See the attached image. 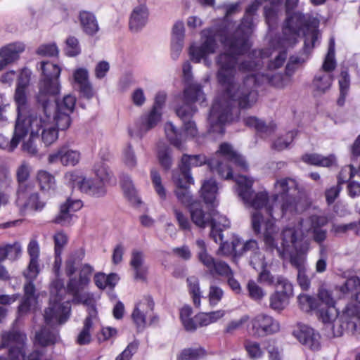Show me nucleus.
Instances as JSON below:
<instances>
[{
    "mask_svg": "<svg viewBox=\"0 0 360 360\" xmlns=\"http://www.w3.org/2000/svg\"><path fill=\"white\" fill-rule=\"evenodd\" d=\"M82 206V200L68 198L65 202L60 205L59 213L53 221L63 226H70L77 219L74 213L79 210Z\"/></svg>",
    "mask_w": 360,
    "mask_h": 360,
    "instance_id": "obj_18",
    "label": "nucleus"
},
{
    "mask_svg": "<svg viewBox=\"0 0 360 360\" xmlns=\"http://www.w3.org/2000/svg\"><path fill=\"white\" fill-rule=\"evenodd\" d=\"M58 338V331H51L46 327H44L36 333L34 344L35 346L46 347L54 345Z\"/></svg>",
    "mask_w": 360,
    "mask_h": 360,
    "instance_id": "obj_37",
    "label": "nucleus"
},
{
    "mask_svg": "<svg viewBox=\"0 0 360 360\" xmlns=\"http://www.w3.org/2000/svg\"><path fill=\"white\" fill-rule=\"evenodd\" d=\"M150 177L155 190L161 199L166 198V191L162 184V179L159 173L155 169H151Z\"/></svg>",
    "mask_w": 360,
    "mask_h": 360,
    "instance_id": "obj_59",
    "label": "nucleus"
},
{
    "mask_svg": "<svg viewBox=\"0 0 360 360\" xmlns=\"http://www.w3.org/2000/svg\"><path fill=\"white\" fill-rule=\"evenodd\" d=\"M39 68L42 78L39 83V90L37 95V103L49 102V98L56 96L60 89L59 77L61 69L56 63L50 61H41Z\"/></svg>",
    "mask_w": 360,
    "mask_h": 360,
    "instance_id": "obj_11",
    "label": "nucleus"
},
{
    "mask_svg": "<svg viewBox=\"0 0 360 360\" xmlns=\"http://www.w3.org/2000/svg\"><path fill=\"white\" fill-rule=\"evenodd\" d=\"M167 99L164 91L158 92L151 108L143 113L137 122L139 134L142 136L150 130L156 127L162 121L163 109Z\"/></svg>",
    "mask_w": 360,
    "mask_h": 360,
    "instance_id": "obj_14",
    "label": "nucleus"
},
{
    "mask_svg": "<svg viewBox=\"0 0 360 360\" xmlns=\"http://www.w3.org/2000/svg\"><path fill=\"white\" fill-rule=\"evenodd\" d=\"M85 257V250L80 248L72 251L65 262V274L68 278L66 288L63 280L56 277L51 283V297L49 307L45 310L44 320L47 326L60 325L69 318L70 302L65 301V292L72 297L73 304L91 305L94 302L93 294L84 291L91 282L94 267L88 264H82Z\"/></svg>",
    "mask_w": 360,
    "mask_h": 360,
    "instance_id": "obj_3",
    "label": "nucleus"
},
{
    "mask_svg": "<svg viewBox=\"0 0 360 360\" xmlns=\"http://www.w3.org/2000/svg\"><path fill=\"white\" fill-rule=\"evenodd\" d=\"M309 221L311 225L309 232L311 234L314 241L321 245L327 238V230L324 226L328 224V218L324 215H312Z\"/></svg>",
    "mask_w": 360,
    "mask_h": 360,
    "instance_id": "obj_25",
    "label": "nucleus"
},
{
    "mask_svg": "<svg viewBox=\"0 0 360 360\" xmlns=\"http://www.w3.org/2000/svg\"><path fill=\"white\" fill-rule=\"evenodd\" d=\"M210 224V237L217 243L222 240V231L230 227L231 222L226 216L219 214L217 211H213Z\"/></svg>",
    "mask_w": 360,
    "mask_h": 360,
    "instance_id": "obj_27",
    "label": "nucleus"
},
{
    "mask_svg": "<svg viewBox=\"0 0 360 360\" xmlns=\"http://www.w3.org/2000/svg\"><path fill=\"white\" fill-rule=\"evenodd\" d=\"M246 288L249 297L256 302H260L266 295L265 291L253 280L248 281Z\"/></svg>",
    "mask_w": 360,
    "mask_h": 360,
    "instance_id": "obj_56",
    "label": "nucleus"
},
{
    "mask_svg": "<svg viewBox=\"0 0 360 360\" xmlns=\"http://www.w3.org/2000/svg\"><path fill=\"white\" fill-rule=\"evenodd\" d=\"M217 190L218 187L215 180L210 179L203 182L200 192L201 196L203 198L205 203L210 204L213 206L218 204H215Z\"/></svg>",
    "mask_w": 360,
    "mask_h": 360,
    "instance_id": "obj_40",
    "label": "nucleus"
},
{
    "mask_svg": "<svg viewBox=\"0 0 360 360\" xmlns=\"http://www.w3.org/2000/svg\"><path fill=\"white\" fill-rule=\"evenodd\" d=\"M93 172L95 179L102 182L105 186L109 184L112 178V173L107 164L103 160L98 161L94 165Z\"/></svg>",
    "mask_w": 360,
    "mask_h": 360,
    "instance_id": "obj_43",
    "label": "nucleus"
},
{
    "mask_svg": "<svg viewBox=\"0 0 360 360\" xmlns=\"http://www.w3.org/2000/svg\"><path fill=\"white\" fill-rule=\"evenodd\" d=\"M220 243V248L219 252L224 255H229L234 254L235 255L240 256V250H238L239 244H240V239L238 238H233L231 243L228 242L219 241Z\"/></svg>",
    "mask_w": 360,
    "mask_h": 360,
    "instance_id": "obj_50",
    "label": "nucleus"
},
{
    "mask_svg": "<svg viewBox=\"0 0 360 360\" xmlns=\"http://www.w3.org/2000/svg\"><path fill=\"white\" fill-rule=\"evenodd\" d=\"M153 308L154 302L150 296L147 295L143 297L142 300L136 304L134 309H138V311L148 315L153 312Z\"/></svg>",
    "mask_w": 360,
    "mask_h": 360,
    "instance_id": "obj_63",
    "label": "nucleus"
},
{
    "mask_svg": "<svg viewBox=\"0 0 360 360\" xmlns=\"http://www.w3.org/2000/svg\"><path fill=\"white\" fill-rule=\"evenodd\" d=\"M79 20L82 30L88 35L93 36L99 30V26L94 13L82 11L79 12Z\"/></svg>",
    "mask_w": 360,
    "mask_h": 360,
    "instance_id": "obj_35",
    "label": "nucleus"
},
{
    "mask_svg": "<svg viewBox=\"0 0 360 360\" xmlns=\"http://www.w3.org/2000/svg\"><path fill=\"white\" fill-rule=\"evenodd\" d=\"M298 184L292 178L277 179L274 184L273 201L278 203L282 210V217L287 212H297V198Z\"/></svg>",
    "mask_w": 360,
    "mask_h": 360,
    "instance_id": "obj_10",
    "label": "nucleus"
},
{
    "mask_svg": "<svg viewBox=\"0 0 360 360\" xmlns=\"http://www.w3.org/2000/svg\"><path fill=\"white\" fill-rule=\"evenodd\" d=\"M65 53L70 57L77 56L81 53L79 40L75 37H69L65 40Z\"/></svg>",
    "mask_w": 360,
    "mask_h": 360,
    "instance_id": "obj_57",
    "label": "nucleus"
},
{
    "mask_svg": "<svg viewBox=\"0 0 360 360\" xmlns=\"http://www.w3.org/2000/svg\"><path fill=\"white\" fill-rule=\"evenodd\" d=\"M25 277L28 280V282L24 286L25 296L18 307V311L21 315L27 313L37 302V298L34 295L35 287L33 284L34 279H30L27 276Z\"/></svg>",
    "mask_w": 360,
    "mask_h": 360,
    "instance_id": "obj_32",
    "label": "nucleus"
},
{
    "mask_svg": "<svg viewBox=\"0 0 360 360\" xmlns=\"http://www.w3.org/2000/svg\"><path fill=\"white\" fill-rule=\"evenodd\" d=\"M224 295V292L223 289L214 283V282H211L207 294L210 306L212 307H216L221 301Z\"/></svg>",
    "mask_w": 360,
    "mask_h": 360,
    "instance_id": "obj_49",
    "label": "nucleus"
},
{
    "mask_svg": "<svg viewBox=\"0 0 360 360\" xmlns=\"http://www.w3.org/2000/svg\"><path fill=\"white\" fill-rule=\"evenodd\" d=\"M25 50L22 42L15 41L9 43L0 48V71L6 66L16 63L22 53Z\"/></svg>",
    "mask_w": 360,
    "mask_h": 360,
    "instance_id": "obj_20",
    "label": "nucleus"
},
{
    "mask_svg": "<svg viewBox=\"0 0 360 360\" xmlns=\"http://www.w3.org/2000/svg\"><path fill=\"white\" fill-rule=\"evenodd\" d=\"M39 103L42 107L41 112L30 111L26 115L25 126L27 133L31 131L32 136L39 137L41 131V141L49 146L58 139V129L49 112V102Z\"/></svg>",
    "mask_w": 360,
    "mask_h": 360,
    "instance_id": "obj_9",
    "label": "nucleus"
},
{
    "mask_svg": "<svg viewBox=\"0 0 360 360\" xmlns=\"http://www.w3.org/2000/svg\"><path fill=\"white\" fill-rule=\"evenodd\" d=\"M298 302L301 309L307 312L315 311L318 307L316 299L307 295H300L298 297Z\"/></svg>",
    "mask_w": 360,
    "mask_h": 360,
    "instance_id": "obj_58",
    "label": "nucleus"
},
{
    "mask_svg": "<svg viewBox=\"0 0 360 360\" xmlns=\"http://www.w3.org/2000/svg\"><path fill=\"white\" fill-rule=\"evenodd\" d=\"M356 303L347 304L344 310V314L347 317L356 319L359 321V326L353 321H351L349 324L351 326L354 333L360 334V291L356 295Z\"/></svg>",
    "mask_w": 360,
    "mask_h": 360,
    "instance_id": "obj_38",
    "label": "nucleus"
},
{
    "mask_svg": "<svg viewBox=\"0 0 360 360\" xmlns=\"http://www.w3.org/2000/svg\"><path fill=\"white\" fill-rule=\"evenodd\" d=\"M316 314L323 323H332L338 316V310L335 306L321 307L318 306Z\"/></svg>",
    "mask_w": 360,
    "mask_h": 360,
    "instance_id": "obj_46",
    "label": "nucleus"
},
{
    "mask_svg": "<svg viewBox=\"0 0 360 360\" xmlns=\"http://www.w3.org/2000/svg\"><path fill=\"white\" fill-rule=\"evenodd\" d=\"M76 104V98L72 95L65 96L62 101H56V112L70 115Z\"/></svg>",
    "mask_w": 360,
    "mask_h": 360,
    "instance_id": "obj_48",
    "label": "nucleus"
},
{
    "mask_svg": "<svg viewBox=\"0 0 360 360\" xmlns=\"http://www.w3.org/2000/svg\"><path fill=\"white\" fill-rule=\"evenodd\" d=\"M80 153L72 150L68 146H63L57 151L49 155L48 161L51 164L60 162L64 166H75L79 163Z\"/></svg>",
    "mask_w": 360,
    "mask_h": 360,
    "instance_id": "obj_22",
    "label": "nucleus"
},
{
    "mask_svg": "<svg viewBox=\"0 0 360 360\" xmlns=\"http://www.w3.org/2000/svg\"><path fill=\"white\" fill-rule=\"evenodd\" d=\"M207 162V160L203 155L184 154L179 165V169L173 173L180 174L186 182L194 183L190 172L191 168L193 167H200Z\"/></svg>",
    "mask_w": 360,
    "mask_h": 360,
    "instance_id": "obj_19",
    "label": "nucleus"
},
{
    "mask_svg": "<svg viewBox=\"0 0 360 360\" xmlns=\"http://www.w3.org/2000/svg\"><path fill=\"white\" fill-rule=\"evenodd\" d=\"M205 94L202 86L193 84L186 87L184 92V104L176 109L177 116L183 122V130H179L172 122H167L165 124V131L168 141L179 150L184 149V143L188 139L195 138L198 135V129L195 122L191 120L197 111L193 103L205 102Z\"/></svg>",
    "mask_w": 360,
    "mask_h": 360,
    "instance_id": "obj_6",
    "label": "nucleus"
},
{
    "mask_svg": "<svg viewBox=\"0 0 360 360\" xmlns=\"http://www.w3.org/2000/svg\"><path fill=\"white\" fill-rule=\"evenodd\" d=\"M130 266L134 271L136 280L145 281L146 278L148 268L144 264L143 252L139 250H133L131 252Z\"/></svg>",
    "mask_w": 360,
    "mask_h": 360,
    "instance_id": "obj_31",
    "label": "nucleus"
},
{
    "mask_svg": "<svg viewBox=\"0 0 360 360\" xmlns=\"http://www.w3.org/2000/svg\"><path fill=\"white\" fill-rule=\"evenodd\" d=\"M65 183L72 188L77 187L80 190V187L85 179V177L79 171L73 170L68 172L64 175Z\"/></svg>",
    "mask_w": 360,
    "mask_h": 360,
    "instance_id": "obj_55",
    "label": "nucleus"
},
{
    "mask_svg": "<svg viewBox=\"0 0 360 360\" xmlns=\"http://www.w3.org/2000/svg\"><path fill=\"white\" fill-rule=\"evenodd\" d=\"M198 205L195 204L190 207L191 219L196 226L205 228L210 223V219L206 217L204 211Z\"/></svg>",
    "mask_w": 360,
    "mask_h": 360,
    "instance_id": "obj_47",
    "label": "nucleus"
},
{
    "mask_svg": "<svg viewBox=\"0 0 360 360\" xmlns=\"http://www.w3.org/2000/svg\"><path fill=\"white\" fill-rule=\"evenodd\" d=\"M16 202L22 212L41 211L45 206V202L40 200L38 193L28 194L21 191H18Z\"/></svg>",
    "mask_w": 360,
    "mask_h": 360,
    "instance_id": "obj_23",
    "label": "nucleus"
},
{
    "mask_svg": "<svg viewBox=\"0 0 360 360\" xmlns=\"http://www.w3.org/2000/svg\"><path fill=\"white\" fill-rule=\"evenodd\" d=\"M197 258L205 269V275L210 278L221 276L227 280L228 285L236 294L241 292V286L234 278L233 271L224 261L215 259L207 252L205 242L202 239L195 241Z\"/></svg>",
    "mask_w": 360,
    "mask_h": 360,
    "instance_id": "obj_8",
    "label": "nucleus"
},
{
    "mask_svg": "<svg viewBox=\"0 0 360 360\" xmlns=\"http://www.w3.org/2000/svg\"><path fill=\"white\" fill-rule=\"evenodd\" d=\"M335 46V39L331 37L329 41L328 53L321 68L315 75L312 82L313 88L320 94H323L329 90L333 81V71L336 68Z\"/></svg>",
    "mask_w": 360,
    "mask_h": 360,
    "instance_id": "obj_13",
    "label": "nucleus"
},
{
    "mask_svg": "<svg viewBox=\"0 0 360 360\" xmlns=\"http://www.w3.org/2000/svg\"><path fill=\"white\" fill-rule=\"evenodd\" d=\"M73 86L79 91L81 95L91 99L94 96V91L92 84L89 81V74L86 68H79L74 70L72 73Z\"/></svg>",
    "mask_w": 360,
    "mask_h": 360,
    "instance_id": "obj_21",
    "label": "nucleus"
},
{
    "mask_svg": "<svg viewBox=\"0 0 360 360\" xmlns=\"http://www.w3.org/2000/svg\"><path fill=\"white\" fill-rule=\"evenodd\" d=\"M205 355L206 351L201 347L197 348H188L181 351L179 359L180 360H198Z\"/></svg>",
    "mask_w": 360,
    "mask_h": 360,
    "instance_id": "obj_54",
    "label": "nucleus"
},
{
    "mask_svg": "<svg viewBox=\"0 0 360 360\" xmlns=\"http://www.w3.org/2000/svg\"><path fill=\"white\" fill-rule=\"evenodd\" d=\"M25 122L26 116L17 113L13 136L9 140L7 137L0 134V148L8 152H13L17 148L20 141L27 134Z\"/></svg>",
    "mask_w": 360,
    "mask_h": 360,
    "instance_id": "obj_17",
    "label": "nucleus"
},
{
    "mask_svg": "<svg viewBox=\"0 0 360 360\" xmlns=\"http://www.w3.org/2000/svg\"><path fill=\"white\" fill-rule=\"evenodd\" d=\"M297 339L302 344L313 350L320 348V335L315 330L306 325H299L294 331Z\"/></svg>",
    "mask_w": 360,
    "mask_h": 360,
    "instance_id": "obj_24",
    "label": "nucleus"
},
{
    "mask_svg": "<svg viewBox=\"0 0 360 360\" xmlns=\"http://www.w3.org/2000/svg\"><path fill=\"white\" fill-rule=\"evenodd\" d=\"M300 221L297 226L285 227L281 233V245L278 246L277 229L273 224L269 223L264 233V243L269 250H276L281 258L289 259L291 264L297 269V282L301 288L306 290L310 286L304 266L309 244L303 239Z\"/></svg>",
    "mask_w": 360,
    "mask_h": 360,
    "instance_id": "obj_5",
    "label": "nucleus"
},
{
    "mask_svg": "<svg viewBox=\"0 0 360 360\" xmlns=\"http://www.w3.org/2000/svg\"><path fill=\"white\" fill-rule=\"evenodd\" d=\"M188 290L191 295L193 304L195 307L199 308L201 304V298L202 292L200 287V281L195 276H189L186 279Z\"/></svg>",
    "mask_w": 360,
    "mask_h": 360,
    "instance_id": "obj_41",
    "label": "nucleus"
},
{
    "mask_svg": "<svg viewBox=\"0 0 360 360\" xmlns=\"http://www.w3.org/2000/svg\"><path fill=\"white\" fill-rule=\"evenodd\" d=\"M283 0H254L246 8L245 13L240 25L235 32L231 34L234 28V23L230 22L220 30V42L223 44L225 51L220 53L215 58L217 66L216 77L218 84L224 86L227 94L233 99L239 101L242 106H249L256 101L257 94L251 86L255 82L252 77H248L243 85L236 87L235 79L237 70L240 71L249 70L252 68L250 63L247 60L238 63V56L247 52L250 44L248 40L249 34L253 26V16L262 1L269 2L270 6H265L264 15L266 22L269 29H273L277 24L278 7ZM316 6L323 4L326 0H310ZM298 0H286V19L283 25V37L281 43L283 47H289L297 42V38L302 31L304 34V51L309 52L315 46L319 39V32L316 30L307 27L304 15L300 12L291 13L297 4Z\"/></svg>",
    "mask_w": 360,
    "mask_h": 360,
    "instance_id": "obj_1",
    "label": "nucleus"
},
{
    "mask_svg": "<svg viewBox=\"0 0 360 360\" xmlns=\"http://www.w3.org/2000/svg\"><path fill=\"white\" fill-rule=\"evenodd\" d=\"M259 61V60L257 62L248 61L250 63L252 68L245 71H240L238 69L235 79V85L236 87L243 85L248 77H252L255 79V82L251 86V89L257 94L256 101L252 103L249 106H242L240 105L238 101L231 97L227 94L226 89L221 86L223 93L215 98L207 118L210 131L223 134L225 131L224 125L226 123L233 121L235 117H238L239 112L236 108V105H238L240 108L243 109L251 108L257 101L258 94L255 89V86L257 84L266 82L276 88L281 89L290 83L291 73H287V72L285 75L278 73L272 75L264 74L260 75L259 73L250 74L245 76L241 82H237L239 72H250L257 70L258 67L260 66Z\"/></svg>",
    "mask_w": 360,
    "mask_h": 360,
    "instance_id": "obj_4",
    "label": "nucleus"
},
{
    "mask_svg": "<svg viewBox=\"0 0 360 360\" xmlns=\"http://www.w3.org/2000/svg\"><path fill=\"white\" fill-rule=\"evenodd\" d=\"M32 72L27 68L21 70L18 76L16 88L14 94V102L18 114L26 116L32 110L27 101L26 90L30 85Z\"/></svg>",
    "mask_w": 360,
    "mask_h": 360,
    "instance_id": "obj_15",
    "label": "nucleus"
},
{
    "mask_svg": "<svg viewBox=\"0 0 360 360\" xmlns=\"http://www.w3.org/2000/svg\"><path fill=\"white\" fill-rule=\"evenodd\" d=\"M12 179L6 172L0 170V207L7 205L11 193Z\"/></svg>",
    "mask_w": 360,
    "mask_h": 360,
    "instance_id": "obj_39",
    "label": "nucleus"
},
{
    "mask_svg": "<svg viewBox=\"0 0 360 360\" xmlns=\"http://www.w3.org/2000/svg\"><path fill=\"white\" fill-rule=\"evenodd\" d=\"M297 134V131H288L284 137H278L276 141H274L272 143L271 148L278 151L287 148L292 142Z\"/></svg>",
    "mask_w": 360,
    "mask_h": 360,
    "instance_id": "obj_53",
    "label": "nucleus"
},
{
    "mask_svg": "<svg viewBox=\"0 0 360 360\" xmlns=\"http://www.w3.org/2000/svg\"><path fill=\"white\" fill-rule=\"evenodd\" d=\"M244 123L246 126L253 127L263 138L271 136L276 130V126L271 122L266 124L262 120L256 117L250 116L244 119Z\"/></svg>",
    "mask_w": 360,
    "mask_h": 360,
    "instance_id": "obj_34",
    "label": "nucleus"
},
{
    "mask_svg": "<svg viewBox=\"0 0 360 360\" xmlns=\"http://www.w3.org/2000/svg\"><path fill=\"white\" fill-rule=\"evenodd\" d=\"M27 253L30 256V263L24 275L30 279H35L39 273V258L40 254L39 244L35 238L30 240L27 245Z\"/></svg>",
    "mask_w": 360,
    "mask_h": 360,
    "instance_id": "obj_26",
    "label": "nucleus"
},
{
    "mask_svg": "<svg viewBox=\"0 0 360 360\" xmlns=\"http://www.w3.org/2000/svg\"><path fill=\"white\" fill-rule=\"evenodd\" d=\"M37 181L41 190L49 191L56 186L55 177L49 172L41 170L37 174Z\"/></svg>",
    "mask_w": 360,
    "mask_h": 360,
    "instance_id": "obj_51",
    "label": "nucleus"
},
{
    "mask_svg": "<svg viewBox=\"0 0 360 360\" xmlns=\"http://www.w3.org/2000/svg\"><path fill=\"white\" fill-rule=\"evenodd\" d=\"M240 2L229 4L226 6V16L220 25H214L212 27L204 29L201 31L202 43L200 46L192 44L189 48L191 59L195 63H200L202 59L212 53L217 49L216 39L220 40V30L224 29L231 22H228V18L240 11Z\"/></svg>",
    "mask_w": 360,
    "mask_h": 360,
    "instance_id": "obj_7",
    "label": "nucleus"
},
{
    "mask_svg": "<svg viewBox=\"0 0 360 360\" xmlns=\"http://www.w3.org/2000/svg\"><path fill=\"white\" fill-rule=\"evenodd\" d=\"M148 11L145 4H140L133 9L130 19L129 28L133 32H138L147 23Z\"/></svg>",
    "mask_w": 360,
    "mask_h": 360,
    "instance_id": "obj_29",
    "label": "nucleus"
},
{
    "mask_svg": "<svg viewBox=\"0 0 360 360\" xmlns=\"http://www.w3.org/2000/svg\"><path fill=\"white\" fill-rule=\"evenodd\" d=\"M250 264L257 271L266 266L264 255L259 251L254 252L250 255Z\"/></svg>",
    "mask_w": 360,
    "mask_h": 360,
    "instance_id": "obj_62",
    "label": "nucleus"
},
{
    "mask_svg": "<svg viewBox=\"0 0 360 360\" xmlns=\"http://www.w3.org/2000/svg\"><path fill=\"white\" fill-rule=\"evenodd\" d=\"M225 314L226 311L223 309H219L210 312L200 313L195 315V320L198 321L200 327H204L216 323L219 319H222Z\"/></svg>",
    "mask_w": 360,
    "mask_h": 360,
    "instance_id": "obj_42",
    "label": "nucleus"
},
{
    "mask_svg": "<svg viewBox=\"0 0 360 360\" xmlns=\"http://www.w3.org/2000/svg\"><path fill=\"white\" fill-rule=\"evenodd\" d=\"M105 185L98 180L93 178L85 177L80 191L93 197H102L106 193Z\"/></svg>",
    "mask_w": 360,
    "mask_h": 360,
    "instance_id": "obj_33",
    "label": "nucleus"
},
{
    "mask_svg": "<svg viewBox=\"0 0 360 360\" xmlns=\"http://www.w3.org/2000/svg\"><path fill=\"white\" fill-rule=\"evenodd\" d=\"M274 286L278 288H281V289L279 290L282 293L290 297L293 296V286L288 279L284 276L281 275L276 276V283Z\"/></svg>",
    "mask_w": 360,
    "mask_h": 360,
    "instance_id": "obj_61",
    "label": "nucleus"
},
{
    "mask_svg": "<svg viewBox=\"0 0 360 360\" xmlns=\"http://www.w3.org/2000/svg\"><path fill=\"white\" fill-rule=\"evenodd\" d=\"M252 333L257 337H264L278 332L279 323L271 316L259 314L255 316L250 322Z\"/></svg>",
    "mask_w": 360,
    "mask_h": 360,
    "instance_id": "obj_16",
    "label": "nucleus"
},
{
    "mask_svg": "<svg viewBox=\"0 0 360 360\" xmlns=\"http://www.w3.org/2000/svg\"><path fill=\"white\" fill-rule=\"evenodd\" d=\"M55 255H61L68 242V237L63 231H58L53 236Z\"/></svg>",
    "mask_w": 360,
    "mask_h": 360,
    "instance_id": "obj_60",
    "label": "nucleus"
},
{
    "mask_svg": "<svg viewBox=\"0 0 360 360\" xmlns=\"http://www.w3.org/2000/svg\"><path fill=\"white\" fill-rule=\"evenodd\" d=\"M27 335L22 331L11 328L1 334L0 348H8V357L0 356V360H25Z\"/></svg>",
    "mask_w": 360,
    "mask_h": 360,
    "instance_id": "obj_12",
    "label": "nucleus"
},
{
    "mask_svg": "<svg viewBox=\"0 0 360 360\" xmlns=\"http://www.w3.org/2000/svg\"><path fill=\"white\" fill-rule=\"evenodd\" d=\"M217 158H213L208 162L210 169L217 172L219 176L224 179H233L238 187L237 192L244 204L255 210L264 208L266 213L271 219L264 220L263 216L257 211L253 212L251 216L252 228L256 235H262L264 241V233L267 224L271 223L277 229L275 221L282 217V210L278 203L273 201V195L269 197L266 191L255 192L252 190L253 180L245 176L234 175L231 165L236 167L246 170L248 165L244 158L236 151L231 145L223 143L216 153Z\"/></svg>",
    "mask_w": 360,
    "mask_h": 360,
    "instance_id": "obj_2",
    "label": "nucleus"
},
{
    "mask_svg": "<svg viewBox=\"0 0 360 360\" xmlns=\"http://www.w3.org/2000/svg\"><path fill=\"white\" fill-rule=\"evenodd\" d=\"M89 315L84 321V326L81 332L79 333L77 342L79 345H86L91 341V329L92 328L94 321L97 319V311L94 302L91 305L88 306Z\"/></svg>",
    "mask_w": 360,
    "mask_h": 360,
    "instance_id": "obj_30",
    "label": "nucleus"
},
{
    "mask_svg": "<svg viewBox=\"0 0 360 360\" xmlns=\"http://www.w3.org/2000/svg\"><path fill=\"white\" fill-rule=\"evenodd\" d=\"M120 184L124 194L132 203H141V200L137 195L132 181L129 176L125 174L122 175L120 177Z\"/></svg>",
    "mask_w": 360,
    "mask_h": 360,
    "instance_id": "obj_45",
    "label": "nucleus"
},
{
    "mask_svg": "<svg viewBox=\"0 0 360 360\" xmlns=\"http://www.w3.org/2000/svg\"><path fill=\"white\" fill-rule=\"evenodd\" d=\"M51 105L50 103V98H49V112H51L52 119L56 124V129H59L60 130H65L68 129L70 125L71 122L70 115L59 113L58 112H56V114H52Z\"/></svg>",
    "mask_w": 360,
    "mask_h": 360,
    "instance_id": "obj_52",
    "label": "nucleus"
},
{
    "mask_svg": "<svg viewBox=\"0 0 360 360\" xmlns=\"http://www.w3.org/2000/svg\"><path fill=\"white\" fill-rule=\"evenodd\" d=\"M302 160L311 165L328 167L335 164L336 158L334 155L323 156L317 153H306L302 156Z\"/></svg>",
    "mask_w": 360,
    "mask_h": 360,
    "instance_id": "obj_36",
    "label": "nucleus"
},
{
    "mask_svg": "<svg viewBox=\"0 0 360 360\" xmlns=\"http://www.w3.org/2000/svg\"><path fill=\"white\" fill-rule=\"evenodd\" d=\"M172 179L177 188L175 191L178 200L186 206H192V196L188 190L190 185L194 183L186 182L180 174L173 173Z\"/></svg>",
    "mask_w": 360,
    "mask_h": 360,
    "instance_id": "obj_28",
    "label": "nucleus"
},
{
    "mask_svg": "<svg viewBox=\"0 0 360 360\" xmlns=\"http://www.w3.org/2000/svg\"><path fill=\"white\" fill-rule=\"evenodd\" d=\"M290 297L280 290H276L269 297V307L274 311H281L288 306Z\"/></svg>",
    "mask_w": 360,
    "mask_h": 360,
    "instance_id": "obj_44",
    "label": "nucleus"
},
{
    "mask_svg": "<svg viewBox=\"0 0 360 360\" xmlns=\"http://www.w3.org/2000/svg\"><path fill=\"white\" fill-rule=\"evenodd\" d=\"M245 349L252 359L260 358L263 352L258 342L251 340H247L245 342Z\"/></svg>",
    "mask_w": 360,
    "mask_h": 360,
    "instance_id": "obj_64",
    "label": "nucleus"
}]
</instances>
